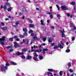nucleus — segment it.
Wrapping results in <instances>:
<instances>
[{
  "mask_svg": "<svg viewBox=\"0 0 76 76\" xmlns=\"http://www.w3.org/2000/svg\"><path fill=\"white\" fill-rule=\"evenodd\" d=\"M23 31L24 32H27V29L25 28H23Z\"/></svg>",
  "mask_w": 76,
  "mask_h": 76,
  "instance_id": "dca6fc26",
  "label": "nucleus"
},
{
  "mask_svg": "<svg viewBox=\"0 0 76 76\" xmlns=\"http://www.w3.org/2000/svg\"><path fill=\"white\" fill-rule=\"evenodd\" d=\"M46 38H43V41H46Z\"/></svg>",
  "mask_w": 76,
  "mask_h": 76,
  "instance_id": "8fccbe9b",
  "label": "nucleus"
},
{
  "mask_svg": "<svg viewBox=\"0 0 76 76\" xmlns=\"http://www.w3.org/2000/svg\"><path fill=\"white\" fill-rule=\"evenodd\" d=\"M14 38H18V35H15L14 36Z\"/></svg>",
  "mask_w": 76,
  "mask_h": 76,
  "instance_id": "e433bc0d",
  "label": "nucleus"
},
{
  "mask_svg": "<svg viewBox=\"0 0 76 76\" xmlns=\"http://www.w3.org/2000/svg\"><path fill=\"white\" fill-rule=\"evenodd\" d=\"M12 47V45H11V46H7L5 47L6 49H8L9 48H11Z\"/></svg>",
  "mask_w": 76,
  "mask_h": 76,
  "instance_id": "f3484780",
  "label": "nucleus"
},
{
  "mask_svg": "<svg viewBox=\"0 0 76 76\" xmlns=\"http://www.w3.org/2000/svg\"><path fill=\"white\" fill-rule=\"evenodd\" d=\"M58 47H59V48H63V46L61 45V44H59L58 46H54V47H53V49H57V48H58Z\"/></svg>",
  "mask_w": 76,
  "mask_h": 76,
  "instance_id": "7ed1b4c3",
  "label": "nucleus"
},
{
  "mask_svg": "<svg viewBox=\"0 0 76 76\" xmlns=\"http://www.w3.org/2000/svg\"><path fill=\"white\" fill-rule=\"evenodd\" d=\"M72 38V41H74L75 39V37H73Z\"/></svg>",
  "mask_w": 76,
  "mask_h": 76,
  "instance_id": "37998d69",
  "label": "nucleus"
},
{
  "mask_svg": "<svg viewBox=\"0 0 76 76\" xmlns=\"http://www.w3.org/2000/svg\"><path fill=\"white\" fill-rule=\"evenodd\" d=\"M60 32L62 33V38L64 37L65 35L64 33L63 32L61 31H60Z\"/></svg>",
  "mask_w": 76,
  "mask_h": 76,
  "instance_id": "4468645a",
  "label": "nucleus"
},
{
  "mask_svg": "<svg viewBox=\"0 0 76 76\" xmlns=\"http://www.w3.org/2000/svg\"><path fill=\"white\" fill-rule=\"evenodd\" d=\"M40 24L41 25H42L43 26H44V22H43L42 20H40Z\"/></svg>",
  "mask_w": 76,
  "mask_h": 76,
  "instance_id": "a211bd4d",
  "label": "nucleus"
},
{
  "mask_svg": "<svg viewBox=\"0 0 76 76\" xmlns=\"http://www.w3.org/2000/svg\"><path fill=\"white\" fill-rule=\"evenodd\" d=\"M13 9V7H10V8H9L7 9V10L8 12H11L12 9Z\"/></svg>",
  "mask_w": 76,
  "mask_h": 76,
  "instance_id": "f8f14e48",
  "label": "nucleus"
},
{
  "mask_svg": "<svg viewBox=\"0 0 76 76\" xmlns=\"http://www.w3.org/2000/svg\"><path fill=\"white\" fill-rule=\"evenodd\" d=\"M33 58L34 60L35 61H37V57H33Z\"/></svg>",
  "mask_w": 76,
  "mask_h": 76,
  "instance_id": "473e14b6",
  "label": "nucleus"
},
{
  "mask_svg": "<svg viewBox=\"0 0 76 76\" xmlns=\"http://www.w3.org/2000/svg\"><path fill=\"white\" fill-rule=\"evenodd\" d=\"M66 53H69V52L70 51V50L69 49H67L66 50Z\"/></svg>",
  "mask_w": 76,
  "mask_h": 76,
  "instance_id": "f704fd0d",
  "label": "nucleus"
},
{
  "mask_svg": "<svg viewBox=\"0 0 76 76\" xmlns=\"http://www.w3.org/2000/svg\"><path fill=\"white\" fill-rule=\"evenodd\" d=\"M34 55H35V56H36V57H38V55L37 54V53H35Z\"/></svg>",
  "mask_w": 76,
  "mask_h": 76,
  "instance_id": "c03bdc74",
  "label": "nucleus"
},
{
  "mask_svg": "<svg viewBox=\"0 0 76 76\" xmlns=\"http://www.w3.org/2000/svg\"><path fill=\"white\" fill-rule=\"evenodd\" d=\"M47 22L48 23H50V21H49V20H47Z\"/></svg>",
  "mask_w": 76,
  "mask_h": 76,
  "instance_id": "bf43d9fd",
  "label": "nucleus"
},
{
  "mask_svg": "<svg viewBox=\"0 0 76 76\" xmlns=\"http://www.w3.org/2000/svg\"><path fill=\"white\" fill-rule=\"evenodd\" d=\"M14 47H19V45H18V43H17V42H14Z\"/></svg>",
  "mask_w": 76,
  "mask_h": 76,
  "instance_id": "9d476101",
  "label": "nucleus"
},
{
  "mask_svg": "<svg viewBox=\"0 0 76 76\" xmlns=\"http://www.w3.org/2000/svg\"><path fill=\"white\" fill-rule=\"evenodd\" d=\"M32 58V57L30 56H28L27 57V59L28 60H31V58Z\"/></svg>",
  "mask_w": 76,
  "mask_h": 76,
  "instance_id": "2eb2a0df",
  "label": "nucleus"
},
{
  "mask_svg": "<svg viewBox=\"0 0 76 76\" xmlns=\"http://www.w3.org/2000/svg\"><path fill=\"white\" fill-rule=\"evenodd\" d=\"M56 6L57 7V8L58 9V10H60V8H59V7H58V6L57 5H56Z\"/></svg>",
  "mask_w": 76,
  "mask_h": 76,
  "instance_id": "ea45409f",
  "label": "nucleus"
},
{
  "mask_svg": "<svg viewBox=\"0 0 76 76\" xmlns=\"http://www.w3.org/2000/svg\"><path fill=\"white\" fill-rule=\"evenodd\" d=\"M21 10L24 13H27V12H28V11L26 10V8L25 7L22 8Z\"/></svg>",
  "mask_w": 76,
  "mask_h": 76,
  "instance_id": "423d86ee",
  "label": "nucleus"
},
{
  "mask_svg": "<svg viewBox=\"0 0 76 76\" xmlns=\"http://www.w3.org/2000/svg\"><path fill=\"white\" fill-rule=\"evenodd\" d=\"M47 14H48V15H50V17L51 19H52L53 18V15L52 14V13H50V12H47Z\"/></svg>",
  "mask_w": 76,
  "mask_h": 76,
  "instance_id": "6e6552de",
  "label": "nucleus"
},
{
  "mask_svg": "<svg viewBox=\"0 0 76 76\" xmlns=\"http://www.w3.org/2000/svg\"><path fill=\"white\" fill-rule=\"evenodd\" d=\"M10 63L11 64H12L13 65H17V64L14 62H10Z\"/></svg>",
  "mask_w": 76,
  "mask_h": 76,
  "instance_id": "412c9836",
  "label": "nucleus"
},
{
  "mask_svg": "<svg viewBox=\"0 0 76 76\" xmlns=\"http://www.w3.org/2000/svg\"><path fill=\"white\" fill-rule=\"evenodd\" d=\"M71 25L73 27H75V25L73 23H71Z\"/></svg>",
  "mask_w": 76,
  "mask_h": 76,
  "instance_id": "58836bf2",
  "label": "nucleus"
},
{
  "mask_svg": "<svg viewBox=\"0 0 76 76\" xmlns=\"http://www.w3.org/2000/svg\"><path fill=\"white\" fill-rule=\"evenodd\" d=\"M69 72H71V73L73 72V70L72 69H69Z\"/></svg>",
  "mask_w": 76,
  "mask_h": 76,
  "instance_id": "3c124183",
  "label": "nucleus"
},
{
  "mask_svg": "<svg viewBox=\"0 0 76 76\" xmlns=\"http://www.w3.org/2000/svg\"><path fill=\"white\" fill-rule=\"evenodd\" d=\"M16 54L18 55V56H19L20 55H23L24 53L23 52L20 53L19 51H18L16 53Z\"/></svg>",
  "mask_w": 76,
  "mask_h": 76,
  "instance_id": "0eeeda50",
  "label": "nucleus"
},
{
  "mask_svg": "<svg viewBox=\"0 0 76 76\" xmlns=\"http://www.w3.org/2000/svg\"><path fill=\"white\" fill-rule=\"evenodd\" d=\"M28 21H29L30 23H32L33 21L32 20H31V19H30V18H28Z\"/></svg>",
  "mask_w": 76,
  "mask_h": 76,
  "instance_id": "5701e85b",
  "label": "nucleus"
},
{
  "mask_svg": "<svg viewBox=\"0 0 76 76\" xmlns=\"http://www.w3.org/2000/svg\"><path fill=\"white\" fill-rule=\"evenodd\" d=\"M9 20V19L7 18H5V20Z\"/></svg>",
  "mask_w": 76,
  "mask_h": 76,
  "instance_id": "13d9d810",
  "label": "nucleus"
},
{
  "mask_svg": "<svg viewBox=\"0 0 76 76\" xmlns=\"http://www.w3.org/2000/svg\"><path fill=\"white\" fill-rule=\"evenodd\" d=\"M61 44L62 45H64L63 44V42H62L61 41Z\"/></svg>",
  "mask_w": 76,
  "mask_h": 76,
  "instance_id": "5fc2aeb1",
  "label": "nucleus"
},
{
  "mask_svg": "<svg viewBox=\"0 0 76 76\" xmlns=\"http://www.w3.org/2000/svg\"><path fill=\"white\" fill-rule=\"evenodd\" d=\"M32 32V30H30L29 31V33H31V32Z\"/></svg>",
  "mask_w": 76,
  "mask_h": 76,
  "instance_id": "de8ad7c7",
  "label": "nucleus"
},
{
  "mask_svg": "<svg viewBox=\"0 0 76 76\" xmlns=\"http://www.w3.org/2000/svg\"><path fill=\"white\" fill-rule=\"evenodd\" d=\"M36 10H39V9L38 8H36Z\"/></svg>",
  "mask_w": 76,
  "mask_h": 76,
  "instance_id": "69168bd1",
  "label": "nucleus"
},
{
  "mask_svg": "<svg viewBox=\"0 0 76 76\" xmlns=\"http://www.w3.org/2000/svg\"><path fill=\"white\" fill-rule=\"evenodd\" d=\"M48 70L49 72H53L54 71V70L53 69H48Z\"/></svg>",
  "mask_w": 76,
  "mask_h": 76,
  "instance_id": "cd10ccee",
  "label": "nucleus"
},
{
  "mask_svg": "<svg viewBox=\"0 0 76 76\" xmlns=\"http://www.w3.org/2000/svg\"><path fill=\"white\" fill-rule=\"evenodd\" d=\"M16 40L17 41H19V38H17Z\"/></svg>",
  "mask_w": 76,
  "mask_h": 76,
  "instance_id": "680f3d73",
  "label": "nucleus"
},
{
  "mask_svg": "<svg viewBox=\"0 0 76 76\" xmlns=\"http://www.w3.org/2000/svg\"><path fill=\"white\" fill-rule=\"evenodd\" d=\"M67 16L68 17L70 16V14H69V13H67Z\"/></svg>",
  "mask_w": 76,
  "mask_h": 76,
  "instance_id": "4d7b16f0",
  "label": "nucleus"
},
{
  "mask_svg": "<svg viewBox=\"0 0 76 76\" xmlns=\"http://www.w3.org/2000/svg\"><path fill=\"white\" fill-rule=\"evenodd\" d=\"M28 36V33H27V32H24L23 34V35H20V37L21 38H24V37Z\"/></svg>",
  "mask_w": 76,
  "mask_h": 76,
  "instance_id": "20e7f679",
  "label": "nucleus"
},
{
  "mask_svg": "<svg viewBox=\"0 0 76 76\" xmlns=\"http://www.w3.org/2000/svg\"><path fill=\"white\" fill-rule=\"evenodd\" d=\"M62 71H61L59 72V74L61 75V76H62Z\"/></svg>",
  "mask_w": 76,
  "mask_h": 76,
  "instance_id": "4c0bfd02",
  "label": "nucleus"
},
{
  "mask_svg": "<svg viewBox=\"0 0 76 76\" xmlns=\"http://www.w3.org/2000/svg\"><path fill=\"white\" fill-rule=\"evenodd\" d=\"M1 29H2L3 31H6V30L7 29V28L6 27H4L3 28L1 27Z\"/></svg>",
  "mask_w": 76,
  "mask_h": 76,
  "instance_id": "ddd939ff",
  "label": "nucleus"
},
{
  "mask_svg": "<svg viewBox=\"0 0 76 76\" xmlns=\"http://www.w3.org/2000/svg\"><path fill=\"white\" fill-rule=\"evenodd\" d=\"M5 39H6V37L4 36L2 37L1 38H0V43L1 45H4V41H5Z\"/></svg>",
  "mask_w": 76,
  "mask_h": 76,
  "instance_id": "f03ea898",
  "label": "nucleus"
},
{
  "mask_svg": "<svg viewBox=\"0 0 76 76\" xmlns=\"http://www.w3.org/2000/svg\"><path fill=\"white\" fill-rule=\"evenodd\" d=\"M48 49L47 48L46 49H43L42 50V53L43 54H45V51H48Z\"/></svg>",
  "mask_w": 76,
  "mask_h": 76,
  "instance_id": "1a4fd4ad",
  "label": "nucleus"
},
{
  "mask_svg": "<svg viewBox=\"0 0 76 76\" xmlns=\"http://www.w3.org/2000/svg\"><path fill=\"white\" fill-rule=\"evenodd\" d=\"M14 39V37H12L9 39V40L10 41H13V39Z\"/></svg>",
  "mask_w": 76,
  "mask_h": 76,
  "instance_id": "a878e982",
  "label": "nucleus"
},
{
  "mask_svg": "<svg viewBox=\"0 0 76 76\" xmlns=\"http://www.w3.org/2000/svg\"><path fill=\"white\" fill-rule=\"evenodd\" d=\"M48 75H52V73L51 72H48L47 73Z\"/></svg>",
  "mask_w": 76,
  "mask_h": 76,
  "instance_id": "79ce46f5",
  "label": "nucleus"
},
{
  "mask_svg": "<svg viewBox=\"0 0 76 76\" xmlns=\"http://www.w3.org/2000/svg\"><path fill=\"white\" fill-rule=\"evenodd\" d=\"M57 17L58 18V19H60V15L59 14H57Z\"/></svg>",
  "mask_w": 76,
  "mask_h": 76,
  "instance_id": "c756f323",
  "label": "nucleus"
},
{
  "mask_svg": "<svg viewBox=\"0 0 76 76\" xmlns=\"http://www.w3.org/2000/svg\"><path fill=\"white\" fill-rule=\"evenodd\" d=\"M68 66L69 67L71 66V63L69 62L68 64Z\"/></svg>",
  "mask_w": 76,
  "mask_h": 76,
  "instance_id": "2f4dec72",
  "label": "nucleus"
},
{
  "mask_svg": "<svg viewBox=\"0 0 76 76\" xmlns=\"http://www.w3.org/2000/svg\"><path fill=\"white\" fill-rule=\"evenodd\" d=\"M21 58L23 59H25V56L22 55L21 56Z\"/></svg>",
  "mask_w": 76,
  "mask_h": 76,
  "instance_id": "c85d7f7f",
  "label": "nucleus"
},
{
  "mask_svg": "<svg viewBox=\"0 0 76 76\" xmlns=\"http://www.w3.org/2000/svg\"><path fill=\"white\" fill-rule=\"evenodd\" d=\"M51 28H52V29H54V26H52L51 27Z\"/></svg>",
  "mask_w": 76,
  "mask_h": 76,
  "instance_id": "052dcab7",
  "label": "nucleus"
},
{
  "mask_svg": "<svg viewBox=\"0 0 76 76\" xmlns=\"http://www.w3.org/2000/svg\"><path fill=\"white\" fill-rule=\"evenodd\" d=\"M74 29H76V27H75V26L74 27Z\"/></svg>",
  "mask_w": 76,
  "mask_h": 76,
  "instance_id": "774afa93",
  "label": "nucleus"
},
{
  "mask_svg": "<svg viewBox=\"0 0 76 76\" xmlns=\"http://www.w3.org/2000/svg\"><path fill=\"white\" fill-rule=\"evenodd\" d=\"M48 40L49 42H52V40H51V38L48 37Z\"/></svg>",
  "mask_w": 76,
  "mask_h": 76,
  "instance_id": "9b49d317",
  "label": "nucleus"
},
{
  "mask_svg": "<svg viewBox=\"0 0 76 76\" xmlns=\"http://www.w3.org/2000/svg\"><path fill=\"white\" fill-rule=\"evenodd\" d=\"M41 45L42 46H43V45H45V43H43V44H42Z\"/></svg>",
  "mask_w": 76,
  "mask_h": 76,
  "instance_id": "09e8293b",
  "label": "nucleus"
},
{
  "mask_svg": "<svg viewBox=\"0 0 76 76\" xmlns=\"http://www.w3.org/2000/svg\"><path fill=\"white\" fill-rule=\"evenodd\" d=\"M37 39L38 38L37 37H36V36H34L33 38V41H34L35 40H37Z\"/></svg>",
  "mask_w": 76,
  "mask_h": 76,
  "instance_id": "4be33fe9",
  "label": "nucleus"
},
{
  "mask_svg": "<svg viewBox=\"0 0 76 76\" xmlns=\"http://www.w3.org/2000/svg\"><path fill=\"white\" fill-rule=\"evenodd\" d=\"M10 52H12V51H13V49H10L9 50Z\"/></svg>",
  "mask_w": 76,
  "mask_h": 76,
  "instance_id": "a19ab883",
  "label": "nucleus"
},
{
  "mask_svg": "<svg viewBox=\"0 0 76 76\" xmlns=\"http://www.w3.org/2000/svg\"><path fill=\"white\" fill-rule=\"evenodd\" d=\"M34 35V34L33 33H31V36H33Z\"/></svg>",
  "mask_w": 76,
  "mask_h": 76,
  "instance_id": "e2e57ef3",
  "label": "nucleus"
},
{
  "mask_svg": "<svg viewBox=\"0 0 76 76\" xmlns=\"http://www.w3.org/2000/svg\"><path fill=\"white\" fill-rule=\"evenodd\" d=\"M19 23V21H16L15 22V24L17 26L18 25V24Z\"/></svg>",
  "mask_w": 76,
  "mask_h": 76,
  "instance_id": "7c9ffc66",
  "label": "nucleus"
},
{
  "mask_svg": "<svg viewBox=\"0 0 76 76\" xmlns=\"http://www.w3.org/2000/svg\"><path fill=\"white\" fill-rule=\"evenodd\" d=\"M27 51V49H22V52H26Z\"/></svg>",
  "mask_w": 76,
  "mask_h": 76,
  "instance_id": "aec40b11",
  "label": "nucleus"
},
{
  "mask_svg": "<svg viewBox=\"0 0 76 76\" xmlns=\"http://www.w3.org/2000/svg\"><path fill=\"white\" fill-rule=\"evenodd\" d=\"M1 25L2 26H4V23H1Z\"/></svg>",
  "mask_w": 76,
  "mask_h": 76,
  "instance_id": "49530a36",
  "label": "nucleus"
},
{
  "mask_svg": "<svg viewBox=\"0 0 76 76\" xmlns=\"http://www.w3.org/2000/svg\"><path fill=\"white\" fill-rule=\"evenodd\" d=\"M54 44H55L54 43H53L51 45V47H53V46H54Z\"/></svg>",
  "mask_w": 76,
  "mask_h": 76,
  "instance_id": "a18cd8bd",
  "label": "nucleus"
},
{
  "mask_svg": "<svg viewBox=\"0 0 76 76\" xmlns=\"http://www.w3.org/2000/svg\"><path fill=\"white\" fill-rule=\"evenodd\" d=\"M5 65H6V66H2L1 67V70L2 72H4L5 70H6V69H7V66H9V62H7L6 63Z\"/></svg>",
  "mask_w": 76,
  "mask_h": 76,
  "instance_id": "f257e3e1",
  "label": "nucleus"
},
{
  "mask_svg": "<svg viewBox=\"0 0 76 76\" xmlns=\"http://www.w3.org/2000/svg\"><path fill=\"white\" fill-rule=\"evenodd\" d=\"M70 3L72 5H74L76 4L75 2H71Z\"/></svg>",
  "mask_w": 76,
  "mask_h": 76,
  "instance_id": "393cba45",
  "label": "nucleus"
},
{
  "mask_svg": "<svg viewBox=\"0 0 76 76\" xmlns=\"http://www.w3.org/2000/svg\"><path fill=\"white\" fill-rule=\"evenodd\" d=\"M29 26L30 27H31L32 28H33V27H34V25L32 24H30L29 25Z\"/></svg>",
  "mask_w": 76,
  "mask_h": 76,
  "instance_id": "72a5a7b5",
  "label": "nucleus"
},
{
  "mask_svg": "<svg viewBox=\"0 0 76 76\" xmlns=\"http://www.w3.org/2000/svg\"><path fill=\"white\" fill-rule=\"evenodd\" d=\"M3 8L5 10H6L7 9V8L6 7L5 5H4V7H3Z\"/></svg>",
  "mask_w": 76,
  "mask_h": 76,
  "instance_id": "c9c22d12",
  "label": "nucleus"
},
{
  "mask_svg": "<svg viewBox=\"0 0 76 76\" xmlns=\"http://www.w3.org/2000/svg\"><path fill=\"white\" fill-rule=\"evenodd\" d=\"M11 34H12V35H14V33H13V32H12L11 33Z\"/></svg>",
  "mask_w": 76,
  "mask_h": 76,
  "instance_id": "338daca9",
  "label": "nucleus"
},
{
  "mask_svg": "<svg viewBox=\"0 0 76 76\" xmlns=\"http://www.w3.org/2000/svg\"><path fill=\"white\" fill-rule=\"evenodd\" d=\"M39 58L40 60H42L43 59V57L42 56H40Z\"/></svg>",
  "mask_w": 76,
  "mask_h": 76,
  "instance_id": "bb28decb",
  "label": "nucleus"
},
{
  "mask_svg": "<svg viewBox=\"0 0 76 76\" xmlns=\"http://www.w3.org/2000/svg\"><path fill=\"white\" fill-rule=\"evenodd\" d=\"M54 75H55V76H58V74H54Z\"/></svg>",
  "mask_w": 76,
  "mask_h": 76,
  "instance_id": "864d4df0",
  "label": "nucleus"
},
{
  "mask_svg": "<svg viewBox=\"0 0 76 76\" xmlns=\"http://www.w3.org/2000/svg\"><path fill=\"white\" fill-rule=\"evenodd\" d=\"M5 4L7 6H10V4L8 2H6Z\"/></svg>",
  "mask_w": 76,
  "mask_h": 76,
  "instance_id": "6ab92c4d",
  "label": "nucleus"
},
{
  "mask_svg": "<svg viewBox=\"0 0 76 76\" xmlns=\"http://www.w3.org/2000/svg\"><path fill=\"white\" fill-rule=\"evenodd\" d=\"M23 43H25V39H23Z\"/></svg>",
  "mask_w": 76,
  "mask_h": 76,
  "instance_id": "6e6d98bb",
  "label": "nucleus"
},
{
  "mask_svg": "<svg viewBox=\"0 0 76 76\" xmlns=\"http://www.w3.org/2000/svg\"><path fill=\"white\" fill-rule=\"evenodd\" d=\"M21 15H22V14L21 13H19V16H21Z\"/></svg>",
  "mask_w": 76,
  "mask_h": 76,
  "instance_id": "603ef678",
  "label": "nucleus"
},
{
  "mask_svg": "<svg viewBox=\"0 0 76 76\" xmlns=\"http://www.w3.org/2000/svg\"><path fill=\"white\" fill-rule=\"evenodd\" d=\"M28 52L29 53H31V50H30L28 51Z\"/></svg>",
  "mask_w": 76,
  "mask_h": 76,
  "instance_id": "0e129e2a",
  "label": "nucleus"
},
{
  "mask_svg": "<svg viewBox=\"0 0 76 76\" xmlns=\"http://www.w3.org/2000/svg\"><path fill=\"white\" fill-rule=\"evenodd\" d=\"M61 8L62 9L64 10H66L68 9L67 7L65 6H62L61 7Z\"/></svg>",
  "mask_w": 76,
  "mask_h": 76,
  "instance_id": "39448f33",
  "label": "nucleus"
},
{
  "mask_svg": "<svg viewBox=\"0 0 76 76\" xmlns=\"http://www.w3.org/2000/svg\"><path fill=\"white\" fill-rule=\"evenodd\" d=\"M40 50H35V52H38V53H40V51H42V50H41V49H39Z\"/></svg>",
  "mask_w": 76,
  "mask_h": 76,
  "instance_id": "b1692460",
  "label": "nucleus"
}]
</instances>
